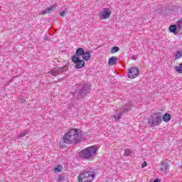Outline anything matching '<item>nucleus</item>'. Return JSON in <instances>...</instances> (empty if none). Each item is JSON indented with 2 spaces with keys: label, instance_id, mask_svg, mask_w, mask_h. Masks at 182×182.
Listing matches in <instances>:
<instances>
[{
  "label": "nucleus",
  "instance_id": "f257e3e1",
  "mask_svg": "<svg viewBox=\"0 0 182 182\" xmlns=\"http://www.w3.org/2000/svg\"><path fill=\"white\" fill-rule=\"evenodd\" d=\"M65 144H79L82 141V131L78 129H72L65 134L63 138Z\"/></svg>",
  "mask_w": 182,
  "mask_h": 182
},
{
  "label": "nucleus",
  "instance_id": "f03ea898",
  "mask_svg": "<svg viewBox=\"0 0 182 182\" xmlns=\"http://www.w3.org/2000/svg\"><path fill=\"white\" fill-rule=\"evenodd\" d=\"M97 154V149L95 146H91L82 149L80 153V157L84 160H93Z\"/></svg>",
  "mask_w": 182,
  "mask_h": 182
},
{
  "label": "nucleus",
  "instance_id": "7ed1b4c3",
  "mask_svg": "<svg viewBox=\"0 0 182 182\" xmlns=\"http://www.w3.org/2000/svg\"><path fill=\"white\" fill-rule=\"evenodd\" d=\"M89 92H90V87H89V85L83 84L79 88H76L75 92H71V95H73V97H77V99H82V97L85 96V95H87Z\"/></svg>",
  "mask_w": 182,
  "mask_h": 182
},
{
  "label": "nucleus",
  "instance_id": "20e7f679",
  "mask_svg": "<svg viewBox=\"0 0 182 182\" xmlns=\"http://www.w3.org/2000/svg\"><path fill=\"white\" fill-rule=\"evenodd\" d=\"M95 180V172L82 171L78 176V182H92Z\"/></svg>",
  "mask_w": 182,
  "mask_h": 182
},
{
  "label": "nucleus",
  "instance_id": "39448f33",
  "mask_svg": "<svg viewBox=\"0 0 182 182\" xmlns=\"http://www.w3.org/2000/svg\"><path fill=\"white\" fill-rule=\"evenodd\" d=\"M162 114L161 112H155L152 115H150L148 119V123L151 126V127H154V126H160L161 124Z\"/></svg>",
  "mask_w": 182,
  "mask_h": 182
},
{
  "label": "nucleus",
  "instance_id": "423d86ee",
  "mask_svg": "<svg viewBox=\"0 0 182 182\" xmlns=\"http://www.w3.org/2000/svg\"><path fill=\"white\" fill-rule=\"evenodd\" d=\"M68 70V67H58L57 68L50 70L48 73L49 75H52V76H58L60 75V73H65Z\"/></svg>",
  "mask_w": 182,
  "mask_h": 182
},
{
  "label": "nucleus",
  "instance_id": "0eeeda50",
  "mask_svg": "<svg viewBox=\"0 0 182 182\" xmlns=\"http://www.w3.org/2000/svg\"><path fill=\"white\" fill-rule=\"evenodd\" d=\"M71 60L75 64L76 69H82L85 67V60H81L80 58L71 57Z\"/></svg>",
  "mask_w": 182,
  "mask_h": 182
},
{
  "label": "nucleus",
  "instance_id": "6e6552de",
  "mask_svg": "<svg viewBox=\"0 0 182 182\" xmlns=\"http://www.w3.org/2000/svg\"><path fill=\"white\" fill-rule=\"evenodd\" d=\"M139 73H140L139 68L136 67H132L128 70V77L129 79H135V77H137V76H139Z\"/></svg>",
  "mask_w": 182,
  "mask_h": 182
},
{
  "label": "nucleus",
  "instance_id": "1a4fd4ad",
  "mask_svg": "<svg viewBox=\"0 0 182 182\" xmlns=\"http://www.w3.org/2000/svg\"><path fill=\"white\" fill-rule=\"evenodd\" d=\"M112 15V11L108 8H105L103 11L100 12L101 19H108Z\"/></svg>",
  "mask_w": 182,
  "mask_h": 182
},
{
  "label": "nucleus",
  "instance_id": "9d476101",
  "mask_svg": "<svg viewBox=\"0 0 182 182\" xmlns=\"http://www.w3.org/2000/svg\"><path fill=\"white\" fill-rule=\"evenodd\" d=\"M85 54V49L79 48L75 50V55H73L72 58H80L79 56H83Z\"/></svg>",
  "mask_w": 182,
  "mask_h": 182
},
{
  "label": "nucleus",
  "instance_id": "9b49d317",
  "mask_svg": "<svg viewBox=\"0 0 182 182\" xmlns=\"http://www.w3.org/2000/svg\"><path fill=\"white\" fill-rule=\"evenodd\" d=\"M55 9H56V6L52 5L50 7H48L46 9L43 10L41 14L42 15H46V14H50L53 12Z\"/></svg>",
  "mask_w": 182,
  "mask_h": 182
},
{
  "label": "nucleus",
  "instance_id": "f8f14e48",
  "mask_svg": "<svg viewBox=\"0 0 182 182\" xmlns=\"http://www.w3.org/2000/svg\"><path fill=\"white\" fill-rule=\"evenodd\" d=\"M90 53H92V51H85L82 56V59L86 62H87V60H90V58H92V55Z\"/></svg>",
  "mask_w": 182,
  "mask_h": 182
},
{
  "label": "nucleus",
  "instance_id": "ddd939ff",
  "mask_svg": "<svg viewBox=\"0 0 182 182\" xmlns=\"http://www.w3.org/2000/svg\"><path fill=\"white\" fill-rule=\"evenodd\" d=\"M161 170L164 173H167L168 171V164L166 161H162L161 163Z\"/></svg>",
  "mask_w": 182,
  "mask_h": 182
},
{
  "label": "nucleus",
  "instance_id": "4468645a",
  "mask_svg": "<svg viewBox=\"0 0 182 182\" xmlns=\"http://www.w3.org/2000/svg\"><path fill=\"white\" fill-rule=\"evenodd\" d=\"M132 109V104L130 102H127V104H125L121 109L122 112L123 113L126 112H129Z\"/></svg>",
  "mask_w": 182,
  "mask_h": 182
},
{
  "label": "nucleus",
  "instance_id": "2eb2a0df",
  "mask_svg": "<svg viewBox=\"0 0 182 182\" xmlns=\"http://www.w3.org/2000/svg\"><path fill=\"white\" fill-rule=\"evenodd\" d=\"M116 62H117V58L116 56H112L108 60V65L109 66H113V65L116 64Z\"/></svg>",
  "mask_w": 182,
  "mask_h": 182
},
{
  "label": "nucleus",
  "instance_id": "dca6fc26",
  "mask_svg": "<svg viewBox=\"0 0 182 182\" xmlns=\"http://www.w3.org/2000/svg\"><path fill=\"white\" fill-rule=\"evenodd\" d=\"M30 131L29 129H26L23 132H21L20 134H18L16 136V139H21V137H25L26 134H29Z\"/></svg>",
  "mask_w": 182,
  "mask_h": 182
},
{
  "label": "nucleus",
  "instance_id": "f3484780",
  "mask_svg": "<svg viewBox=\"0 0 182 182\" xmlns=\"http://www.w3.org/2000/svg\"><path fill=\"white\" fill-rule=\"evenodd\" d=\"M162 119L164 122H165V123H167L168 122H170V120H171V115L169 113L166 112L163 115Z\"/></svg>",
  "mask_w": 182,
  "mask_h": 182
},
{
  "label": "nucleus",
  "instance_id": "a211bd4d",
  "mask_svg": "<svg viewBox=\"0 0 182 182\" xmlns=\"http://www.w3.org/2000/svg\"><path fill=\"white\" fill-rule=\"evenodd\" d=\"M123 112L121 110L119 113H117L114 114V119L116 120V122H119L120 119H122V117L123 116Z\"/></svg>",
  "mask_w": 182,
  "mask_h": 182
},
{
  "label": "nucleus",
  "instance_id": "6ab92c4d",
  "mask_svg": "<svg viewBox=\"0 0 182 182\" xmlns=\"http://www.w3.org/2000/svg\"><path fill=\"white\" fill-rule=\"evenodd\" d=\"M176 31H177V26L176 24H173L169 26V32H171V33L176 35Z\"/></svg>",
  "mask_w": 182,
  "mask_h": 182
},
{
  "label": "nucleus",
  "instance_id": "aec40b11",
  "mask_svg": "<svg viewBox=\"0 0 182 182\" xmlns=\"http://www.w3.org/2000/svg\"><path fill=\"white\" fill-rule=\"evenodd\" d=\"M124 156L125 157H129V156H132V150L129 149H126L124 150Z\"/></svg>",
  "mask_w": 182,
  "mask_h": 182
},
{
  "label": "nucleus",
  "instance_id": "412c9836",
  "mask_svg": "<svg viewBox=\"0 0 182 182\" xmlns=\"http://www.w3.org/2000/svg\"><path fill=\"white\" fill-rule=\"evenodd\" d=\"M176 70L178 73H182V63H180L178 66L176 67Z\"/></svg>",
  "mask_w": 182,
  "mask_h": 182
},
{
  "label": "nucleus",
  "instance_id": "4be33fe9",
  "mask_svg": "<svg viewBox=\"0 0 182 182\" xmlns=\"http://www.w3.org/2000/svg\"><path fill=\"white\" fill-rule=\"evenodd\" d=\"M182 58V51H178L175 55V59H180Z\"/></svg>",
  "mask_w": 182,
  "mask_h": 182
},
{
  "label": "nucleus",
  "instance_id": "5701e85b",
  "mask_svg": "<svg viewBox=\"0 0 182 182\" xmlns=\"http://www.w3.org/2000/svg\"><path fill=\"white\" fill-rule=\"evenodd\" d=\"M119 49H120V48H119L118 46H114V47H113V48L111 49V53H117V52L118 50H119Z\"/></svg>",
  "mask_w": 182,
  "mask_h": 182
},
{
  "label": "nucleus",
  "instance_id": "b1692460",
  "mask_svg": "<svg viewBox=\"0 0 182 182\" xmlns=\"http://www.w3.org/2000/svg\"><path fill=\"white\" fill-rule=\"evenodd\" d=\"M57 181L58 182L65 181V178L63 176H58Z\"/></svg>",
  "mask_w": 182,
  "mask_h": 182
},
{
  "label": "nucleus",
  "instance_id": "393cba45",
  "mask_svg": "<svg viewBox=\"0 0 182 182\" xmlns=\"http://www.w3.org/2000/svg\"><path fill=\"white\" fill-rule=\"evenodd\" d=\"M54 170H55V173H60V171H61L60 168H59L58 167H55L54 168Z\"/></svg>",
  "mask_w": 182,
  "mask_h": 182
},
{
  "label": "nucleus",
  "instance_id": "a878e982",
  "mask_svg": "<svg viewBox=\"0 0 182 182\" xmlns=\"http://www.w3.org/2000/svg\"><path fill=\"white\" fill-rule=\"evenodd\" d=\"M60 16H65L66 15V11H63L62 12L60 13Z\"/></svg>",
  "mask_w": 182,
  "mask_h": 182
},
{
  "label": "nucleus",
  "instance_id": "bb28decb",
  "mask_svg": "<svg viewBox=\"0 0 182 182\" xmlns=\"http://www.w3.org/2000/svg\"><path fill=\"white\" fill-rule=\"evenodd\" d=\"M147 166V162L144 161L142 164H141V167L142 168H144V167H146Z\"/></svg>",
  "mask_w": 182,
  "mask_h": 182
},
{
  "label": "nucleus",
  "instance_id": "cd10ccee",
  "mask_svg": "<svg viewBox=\"0 0 182 182\" xmlns=\"http://www.w3.org/2000/svg\"><path fill=\"white\" fill-rule=\"evenodd\" d=\"M132 59H133L134 60H136L137 59V55H132Z\"/></svg>",
  "mask_w": 182,
  "mask_h": 182
},
{
  "label": "nucleus",
  "instance_id": "c85d7f7f",
  "mask_svg": "<svg viewBox=\"0 0 182 182\" xmlns=\"http://www.w3.org/2000/svg\"><path fill=\"white\" fill-rule=\"evenodd\" d=\"M20 101H21L22 103H25V102H26V100H25V98H21V99H20Z\"/></svg>",
  "mask_w": 182,
  "mask_h": 182
}]
</instances>
